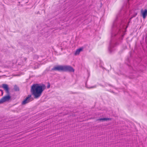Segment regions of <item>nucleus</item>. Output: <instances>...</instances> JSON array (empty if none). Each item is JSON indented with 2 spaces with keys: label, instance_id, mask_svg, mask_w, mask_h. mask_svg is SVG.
I'll return each instance as SVG.
<instances>
[{
  "label": "nucleus",
  "instance_id": "2eb2a0df",
  "mask_svg": "<svg viewBox=\"0 0 147 147\" xmlns=\"http://www.w3.org/2000/svg\"><path fill=\"white\" fill-rule=\"evenodd\" d=\"M1 92L2 95H3V91H2V92Z\"/></svg>",
  "mask_w": 147,
  "mask_h": 147
},
{
  "label": "nucleus",
  "instance_id": "a211bd4d",
  "mask_svg": "<svg viewBox=\"0 0 147 147\" xmlns=\"http://www.w3.org/2000/svg\"><path fill=\"white\" fill-rule=\"evenodd\" d=\"M1 87V86H0V87Z\"/></svg>",
  "mask_w": 147,
  "mask_h": 147
},
{
  "label": "nucleus",
  "instance_id": "f8f14e48",
  "mask_svg": "<svg viewBox=\"0 0 147 147\" xmlns=\"http://www.w3.org/2000/svg\"><path fill=\"white\" fill-rule=\"evenodd\" d=\"M86 86L87 88L90 89V88H96V85H94L92 86H91V87H88L87 86Z\"/></svg>",
  "mask_w": 147,
  "mask_h": 147
},
{
  "label": "nucleus",
  "instance_id": "9d476101",
  "mask_svg": "<svg viewBox=\"0 0 147 147\" xmlns=\"http://www.w3.org/2000/svg\"><path fill=\"white\" fill-rule=\"evenodd\" d=\"M137 12L135 13L132 15V17L130 18V20L131 19H132L133 18L135 17L137 15Z\"/></svg>",
  "mask_w": 147,
  "mask_h": 147
},
{
  "label": "nucleus",
  "instance_id": "f257e3e1",
  "mask_svg": "<svg viewBox=\"0 0 147 147\" xmlns=\"http://www.w3.org/2000/svg\"><path fill=\"white\" fill-rule=\"evenodd\" d=\"M118 17H116V19L114 21L111 28V37L109 50L110 52L112 50V49L115 45L114 41L113 40L114 37H123V28L125 23L121 20H118Z\"/></svg>",
  "mask_w": 147,
  "mask_h": 147
},
{
  "label": "nucleus",
  "instance_id": "39448f33",
  "mask_svg": "<svg viewBox=\"0 0 147 147\" xmlns=\"http://www.w3.org/2000/svg\"><path fill=\"white\" fill-rule=\"evenodd\" d=\"M9 94H7V96H4L0 100V104H2L4 102L9 101L11 98Z\"/></svg>",
  "mask_w": 147,
  "mask_h": 147
},
{
  "label": "nucleus",
  "instance_id": "dca6fc26",
  "mask_svg": "<svg viewBox=\"0 0 147 147\" xmlns=\"http://www.w3.org/2000/svg\"><path fill=\"white\" fill-rule=\"evenodd\" d=\"M2 91L3 90H2L0 89V91H1V92H2Z\"/></svg>",
  "mask_w": 147,
  "mask_h": 147
},
{
  "label": "nucleus",
  "instance_id": "1a4fd4ad",
  "mask_svg": "<svg viewBox=\"0 0 147 147\" xmlns=\"http://www.w3.org/2000/svg\"><path fill=\"white\" fill-rule=\"evenodd\" d=\"M14 89L15 91H18L20 90L19 87L16 85H15L14 86Z\"/></svg>",
  "mask_w": 147,
  "mask_h": 147
},
{
  "label": "nucleus",
  "instance_id": "f3484780",
  "mask_svg": "<svg viewBox=\"0 0 147 147\" xmlns=\"http://www.w3.org/2000/svg\"><path fill=\"white\" fill-rule=\"evenodd\" d=\"M129 22H130V21H129V22H128V25H129Z\"/></svg>",
  "mask_w": 147,
  "mask_h": 147
},
{
  "label": "nucleus",
  "instance_id": "7ed1b4c3",
  "mask_svg": "<svg viewBox=\"0 0 147 147\" xmlns=\"http://www.w3.org/2000/svg\"><path fill=\"white\" fill-rule=\"evenodd\" d=\"M57 71L61 72H74V70L71 66L69 65H58L54 67L51 71Z\"/></svg>",
  "mask_w": 147,
  "mask_h": 147
},
{
  "label": "nucleus",
  "instance_id": "9b49d317",
  "mask_svg": "<svg viewBox=\"0 0 147 147\" xmlns=\"http://www.w3.org/2000/svg\"><path fill=\"white\" fill-rule=\"evenodd\" d=\"M80 53L79 51L77 49L75 52V54L76 55H78Z\"/></svg>",
  "mask_w": 147,
  "mask_h": 147
},
{
  "label": "nucleus",
  "instance_id": "20e7f679",
  "mask_svg": "<svg viewBox=\"0 0 147 147\" xmlns=\"http://www.w3.org/2000/svg\"><path fill=\"white\" fill-rule=\"evenodd\" d=\"M33 99V98L31 97V95H28L27 97L22 102V104L25 105L32 100Z\"/></svg>",
  "mask_w": 147,
  "mask_h": 147
},
{
  "label": "nucleus",
  "instance_id": "6e6552de",
  "mask_svg": "<svg viewBox=\"0 0 147 147\" xmlns=\"http://www.w3.org/2000/svg\"><path fill=\"white\" fill-rule=\"evenodd\" d=\"M111 118H100L97 119V121H107L108 120H111Z\"/></svg>",
  "mask_w": 147,
  "mask_h": 147
},
{
  "label": "nucleus",
  "instance_id": "ddd939ff",
  "mask_svg": "<svg viewBox=\"0 0 147 147\" xmlns=\"http://www.w3.org/2000/svg\"><path fill=\"white\" fill-rule=\"evenodd\" d=\"M79 51V52H80L82 50V48H80L79 49H77Z\"/></svg>",
  "mask_w": 147,
  "mask_h": 147
},
{
  "label": "nucleus",
  "instance_id": "4468645a",
  "mask_svg": "<svg viewBox=\"0 0 147 147\" xmlns=\"http://www.w3.org/2000/svg\"><path fill=\"white\" fill-rule=\"evenodd\" d=\"M50 84H49V85H48V86H47V88H50Z\"/></svg>",
  "mask_w": 147,
  "mask_h": 147
},
{
  "label": "nucleus",
  "instance_id": "f03ea898",
  "mask_svg": "<svg viewBox=\"0 0 147 147\" xmlns=\"http://www.w3.org/2000/svg\"><path fill=\"white\" fill-rule=\"evenodd\" d=\"M46 88V86L45 84L40 85L38 84H34L31 86V92L34 96V98H36L41 96L42 92Z\"/></svg>",
  "mask_w": 147,
  "mask_h": 147
},
{
  "label": "nucleus",
  "instance_id": "0eeeda50",
  "mask_svg": "<svg viewBox=\"0 0 147 147\" xmlns=\"http://www.w3.org/2000/svg\"><path fill=\"white\" fill-rule=\"evenodd\" d=\"M141 12L143 18L145 19L147 16V9H145L144 10H143L142 9L141 10Z\"/></svg>",
  "mask_w": 147,
  "mask_h": 147
},
{
  "label": "nucleus",
  "instance_id": "423d86ee",
  "mask_svg": "<svg viewBox=\"0 0 147 147\" xmlns=\"http://www.w3.org/2000/svg\"><path fill=\"white\" fill-rule=\"evenodd\" d=\"M2 87L5 90L7 94H10L9 88L8 85L6 84H3L2 85Z\"/></svg>",
  "mask_w": 147,
  "mask_h": 147
}]
</instances>
